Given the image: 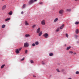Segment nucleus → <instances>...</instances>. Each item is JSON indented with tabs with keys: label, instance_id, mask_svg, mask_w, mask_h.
I'll return each instance as SVG.
<instances>
[{
	"label": "nucleus",
	"instance_id": "nucleus-1",
	"mask_svg": "<svg viewBox=\"0 0 79 79\" xmlns=\"http://www.w3.org/2000/svg\"><path fill=\"white\" fill-rule=\"evenodd\" d=\"M41 24L42 25H45V20H43L41 23Z\"/></svg>",
	"mask_w": 79,
	"mask_h": 79
},
{
	"label": "nucleus",
	"instance_id": "nucleus-2",
	"mask_svg": "<svg viewBox=\"0 0 79 79\" xmlns=\"http://www.w3.org/2000/svg\"><path fill=\"white\" fill-rule=\"evenodd\" d=\"M63 13H64V10H63L61 9L59 11V14H63Z\"/></svg>",
	"mask_w": 79,
	"mask_h": 79
},
{
	"label": "nucleus",
	"instance_id": "nucleus-3",
	"mask_svg": "<svg viewBox=\"0 0 79 79\" xmlns=\"http://www.w3.org/2000/svg\"><path fill=\"white\" fill-rule=\"evenodd\" d=\"M44 37H45V38H48V35L47 33H45L43 35Z\"/></svg>",
	"mask_w": 79,
	"mask_h": 79
},
{
	"label": "nucleus",
	"instance_id": "nucleus-4",
	"mask_svg": "<svg viewBox=\"0 0 79 79\" xmlns=\"http://www.w3.org/2000/svg\"><path fill=\"white\" fill-rule=\"evenodd\" d=\"M24 47H28L29 46V44L28 43L26 42L24 43Z\"/></svg>",
	"mask_w": 79,
	"mask_h": 79
},
{
	"label": "nucleus",
	"instance_id": "nucleus-5",
	"mask_svg": "<svg viewBox=\"0 0 79 79\" xmlns=\"http://www.w3.org/2000/svg\"><path fill=\"white\" fill-rule=\"evenodd\" d=\"M34 2V0H30L29 2V3L30 5H31V4H32Z\"/></svg>",
	"mask_w": 79,
	"mask_h": 79
},
{
	"label": "nucleus",
	"instance_id": "nucleus-6",
	"mask_svg": "<svg viewBox=\"0 0 79 79\" xmlns=\"http://www.w3.org/2000/svg\"><path fill=\"white\" fill-rule=\"evenodd\" d=\"M79 30L78 29H76L75 30V33L76 34H79Z\"/></svg>",
	"mask_w": 79,
	"mask_h": 79
},
{
	"label": "nucleus",
	"instance_id": "nucleus-7",
	"mask_svg": "<svg viewBox=\"0 0 79 79\" xmlns=\"http://www.w3.org/2000/svg\"><path fill=\"white\" fill-rule=\"evenodd\" d=\"M40 28H38L36 30V33L38 34L40 32Z\"/></svg>",
	"mask_w": 79,
	"mask_h": 79
},
{
	"label": "nucleus",
	"instance_id": "nucleus-8",
	"mask_svg": "<svg viewBox=\"0 0 79 79\" xmlns=\"http://www.w3.org/2000/svg\"><path fill=\"white\" fill-rule=\"evenodd\" d=\"M15 52L17 54H18L19 53V51L18 49H16L15 50Z\"/></svg>",
	"mask_w": 79,
	"mask_h": 79
},
{
	"label": "nucleus",
	"instance_id": "nucleus-9",
	"mask_svg": "<svg viewBox=\"0 0 79 79\" xmlns=\"http://www.w3.org/2000/svg\"><path fill=\"white\" fill-rule=\"evenodd\" d=\"M6 5H4L2 6V10H5L6 9Z\"/></svg>",
	"mask_w": 79,
	"mask_h": 79
},
{
	"label": "nucleus",
	"instance_id": "nucleus-10",
	"mask_svg": "<svg viewBox=\"0 0 79 79\" xmlns=\"http://www.w3.org/2000/svg\"><path fill=\"white\" fill-rule=\"evenodd\" d=\"M12 14H13V12H12V11H10L8 13V15H9L10 16L12 15Z\"/></svg>",
	"mask_w": 79,
	"mask_h": 79
},
{
	"label": "nucleus",
	"instance_id": "nucleus-11",
	"mask_svg": "<svg viewBox=\"0 0 79 79\" xmlns=\"http://www.w3.org/2000/svg\"><path fill=\"white\" fill-rule=\"evenodd\" d=\"M39 34V36H41L42 35V31H41L40 32L38 33Z\"/></svg>",
	"mask_w": 79,
	"mask_h": 79
},
{
	"label": "nucleus",
	"instance_id": "nucleus-12",
	"mask_svg": "<svg viewBox=\"0 0 79 79\" xmlns=\"http://www.w3.org/2000/svg\"><path fill=\"white\" fill-rule=\"evenodd\" d=\"M10 18H8L7 19H5V21H10Z\"/></svg>",
	"mask_w": 79,
	"mask_h": 79
},
{
	"label": "nucleus",
	"instance_id": "nucleus-13",
	"mask_svg": "<svg viewBox=\"0 0 79 79\" xmlns=\"http://www.w3.org/2000/svg\"><path fill=\"white\" fill-rule=\"evenodd\" d=\"M64 26V24H63L60 27V29H62L63 28Z\"/></svg>",
	"mask_w": 79,
	"mask_h": 79
},
{
	"label": "nucleus",
	"instance_id": "nucleus-14",
	"mask_svg": "<svg viewBox=\"0 0 79 79\" xmlns=\"http://www.w3.org/2000/svg\"><path fill=\"white\" fill-rule=\"evenodd\" d=\"M26 8V5L24 4L23 5V6L22 7V9H23V8Z\"/></svg>",
	"mask_w": 79,
	"mask_h": 79
},
{
	"label": "nucleus",
	"instance_id": "nucleus-15",
	"mask_svg": "<svg viewBox=\"0 0 79 79\" xmlns=\"http://www.w3.org/2000/svg\"><path fill=\"white\" fill-rule=\"evenodd\" d=\"M58 20V18H56L54 20V22H56Z\"/></svg>",
	"mask_w": 79,
	"mask_h": 79
},
{
	"label": "nucleus",
	"instance_id": "nucleus-16",
	"mask_svg": "<svg viewBox=\"0 0 79 79\" xmlns=\"http://www.w3.org/2000/svg\"><path fill=\"white\" fill-rule=\"evenodd\" d=\"M25 24L26 26H27V25H29V24L27 23V21H25Z\"/></svg>",
	"mask_w": 79,
	"mask_h": 79
},
{
	"label": "nucleus",
	"instance_id": "nucleus-17",
	"mask_svg": "<svg viewBox=\"0 0 79 79\" xmlns=\"http://www.w3.org/2000/svg\"><path fill=\"white\" fill-rule=\"evenodd\" d=\"M25 37H30V35L29 34H26Z\"/></svg>",
	"mask_w": 79,
	"mask_h": 79
},
{
	"label": "nucleus",
	"instance_id": "nucleus-18",
	"mask_svg": "<svg viewBox=\"0 0 79 79\" xmlns=\"http://www.w3.org/2000/svg\"><path fill=\"white\" fill-rule=\"evenodd\" d=\"M71 11V9H67L66 10V11Z\"/></svg>",
	"mask_w": 79,
	"mask_h": 79
},
{
	"label": "nucleus",
	"instance_id": "nucleus-19",
	"mask_svg": "<svg viewBox=\"0 0 79 79\" xmlns=\"http://www.w3.org/2000/svg\"><path fill=\"white\" fill-rule=\"evenodd\" d=\"M5 25H2V28L3 29H4V28H5Z\"/></svg>",
	"mask_w": 79,
	"mask_h": 79
},
{
	"label": "nucleus",
	"instance_id": "nucleus-20",
	"mask_svg": "<svg viewBox=\"0 0 79 79\" xmlns=\"http://www.w3.org/2000/svg\"><path fill=\"white\" fill-rule=\"evenodd\" d=\"M59 31H60V28H58L56 30V32H58Z\"/></svg>",
	"mask_w": 79,
	"mask_h": 79
},
{
	"label": "nucleus",
	"instance_id": "nucleus-21",
	"mask_svg": "<svg viewBox=\"0 0 79 79\" xmlns=\"http://www.w3.org/2000/svg\"><path fill=\"white\" fill-rule=\"evenodd\" d=\"M5 66V64L2 65L1 67V69H2V68H3Z\"/></svg>",
	"mask_w": 79,
	"mask_h": 79
},
{
	"label": "nucleus",
	"instance_id": "nucleus-22",
	"mask_svg": "<svg viewBox=\"0 0 79 79\" xmlns=\"http://www.w3.org/2000/svg\"><path fill=\"white\" fill-rule=\"evenodd\" d=\"M35 45H37L39 44V42L36 41L35 42Z\"/></svg>",
	"mask_w": 79,
	"mask_h": 79
},
{
	"label": "nucleus",
	"instance_id": "nucleus-23",
	"mask_svg": "<svg viewBox=\"0 0 79 79\" xmlns=\"http://www.w3.org/2000/svg\"><path fill=\"white\" fill-rule=\"evenodd\" d=\"M75 38L77 39V37H79V36L78 35H75Z\"/></svg>",
	"mask_w": 79,
	"mask_h": 79
},
{
	"label": "nucleus",
	"instance_id": "nucleus-24",
	"mask_svg": "<svg viewBox=\"0 0 79 79\" xmlns=\"http://www.w3.org/2000/svg\"><path fill=\"white\" fill-rule=\"evenodd\" d=\"M70 48H71V47L70 46H69V47H67V50H68L69 49H70Z\"/></svg>",
	"mask_w": 79,
	"mask_h": 79
},
{
	"label": "nucleus",
	"instance_id": "nucleus-25",
	"mask_svg": "<svg viewBox=\"0 0 79 79\" xmlns=\"http://www.w3.org/2000/svg\"><path fill=\"white\" fill-rule=\"evenodd\" d=\"M65 35H66V37H67V38H68L69 35L67 33L65 34Z\"/></svg>",
	"mask_w": 79,
	"mask_h": 79
},
{
	"label": "nucleus",
	"instance_id": "nucleus-26",
	"mask_svg": "<svg viewBox=\"0 0 79 79\" xmlns=\"http://www.w3.org/2000/svg\"><path fill=\"white\" fill-rule=\"evenodd\" d=\"M79 23V22H75V24L77 25Z\"/></svg>",
	"mask_w": 79,
	"mask_h": 79
},
{
	"label": "nucleus",
	"instance_id": "nucleus-27",
	"mask_svg": "<svg viewBox=\"0 0 79 79\" xmlns=\"http://www.w3.org/2000/svg\"><path fill=\"white\" fill-rule=\"evenodd\" d=\"M75 73L76 74H79V72L77 71Z\"/></svg>",
	"mask_w": 79,
	"mask_h": 79
},
{
	"label": "nucleus",
	"instance_id": "nucleus-28",
	"mask_svg": "<svg viewBox=\"0 0 79 79\" xmlns=\"http://www.w3.org/2000/svg\"><path fill=\"white\" fill-rule=\"evenodd\" d=\"M35 26H36V25H33V26H32V27H33V28H34L35 27Z\"/></svg>",
	"mask_w": 79,
	"mask_h": 79
},
{
	"label": "nucleus",
	"instance_id": "nucleus-29",
	"mask_svg": "<svg viewBox=\"0 0 79 79\" xmlns=\"http://www.w3.org/2000/svg\"><path fill=\"white\" fill-rule=\"evenodd\" d=\"M69 53H70V54H72V53H73V52L72 51H69Z\"/></svg>",
	"mask_w": 79,
	"mask_h": 79
},
{
	"label": "nucleus",
	"instance_id": "nucleus-30",
	"mask_svg": "<svg viewBox=\"0 0 79 79\" xmlns=\"http://www.w3.org/2000/svg\"><path fill=\"white\" fill-rule=\"evenodd\" d=\"M49 56H53V53H50L49 54Z\"/></svg>",
	"mask_w": 79,
	"mask_h": 79
},
{
	"label": "nucleus",
	"instance_id": "nucleus-31",
	"mask_svg": "<svg viewBox=\"0 0 79 79\" xmlns=\"http://www.w3.org/2000/svg\"><path fill=\"white\" fill-rule=\"evenodd\" d=\"M32 45L33 47H34V46H35V44L33 43V44H32Z\"/></svg>",
	"mask_w": 79,
	"mask_h": 79
},
{
	"label": "nucleus",
	"instance_id": "nucleus-32",
	"mask_svg": "<svg viewBox=\"0 0 79 79\" xmlns=\"http://www.w3.org/2000/svg\"><path fill=\"white\" fill-rule=\"evenodd\" d=\"M21 49H22V48H19L18 49V50H19V51H21Z\"/></svg>",
	"mask_w": 79,
	"mask_h": 79
},
{
	"label": "nucleus",
	"instance_id": "nucleus-33",
	"mask_svg": "<svg viewBox=\"0 0 79 79\" xmlns=\"http://www.w3.org/2000/svg\"><path fill=\"white\" fill-rule=\"evenodd\" d=\"M31 63H34V61H33V60H31Z\"/></svg>",
	"mask_w": 79,
	"mask_h": 79
},
{
	"label": "nucleus",
	"instance_id": "nucleus-34",
	"mask_svg": "<svg viewBox=\"0 0 79 79\" xmlns=\"http://www.w3.org/2000/svg\"><path fill=\"white\" fill-rule=\"evenodd\" d=\"M42 64H45V63L43 61H42Z\"/></svg>",
	"mask_w": 79,
	"mask_h": 79
},
{
	"label": "nucleus",
	"instance_id": "nucleus-35",
	"mask_svg": "<svg viewBox=\"0 0 79 79\" xmlns=\"http://www.w3.org/2000/svg\"><path fill=\"white\" fill-rule=\"evenodd\" d=\"M56 71H57V72H60V70H59V69H57Z\"/></svg>",
	"mask_w": 79,
	"mask_h": 79
},
{
	"label": "nucleus",
	"instance_id": "nucleus-36",
	"mask_svg": "<svg viewBox=\"0 0 79 79\" xmlns=\"http://www.w3.org/2000/svg\"><path fill=\"white\" fill-rule=\"evenodd\" d=\"M24 60V57L23 59H21V61H23V60Z\"/></svg>",
	"mask_w": 79,
	"mask_h": 79
},
{
	"label": "nucleus",
	"instance_id": "nucleus-37",
	"mask_svg": "<svg viewBox=\"0 0 79 79\" xmlns=\"http://www.w3.org/2000/svg\"><path fill=\"white\" fill-rule=\"evenodd\" d=\"M27 50H25V53H27Z\"/></svg>",
	"mask_w": 79,
	"mask_h": 79
},
{
	"label": "nucleus",
	"instance_id": "nucleus-38",
	"mask_svg": "<svg viewBox=\"0 0 79 79\" xmlns=\"http://www.w3.org/2000/svg\"><path fill=\"white\" fill-rule=\"evenodd\" d=\"M24 13V12L23 11H22L21 12V14H22V15Z\"/></svg>",
	"mask_w": 79,
	"mask_h": 79
},
{
	"label": "nucleus",
	"instance_id": "nucleus-39",
	"mask_svg": "<svg viewBox=\"0 0 79 79\" xmlns=\"http://www.w3.org/2000/svg\"><path fill=\"white\" fill-rule=\"evenodd\" d=\"M73 54H74V55H76V52H74V53H73Z\"/></svg>",
	"mask_w": 79,
	"mask_h": 79
},
{
	"label": "nucleus",
	"instance_id": "nucleus-40",
	"mask_svg": "<svg viewBox=\"0 0 79 79\" xmlns=\"http://www.w3.org/2000/svg\"><path fill=\"white\" fill-rule=\"evenodd\" d=\"M42 2H40L39 3V4H40V5H41V4H42Z\"/></svg>",
	"mask_w": 79,
	"mask_h": 79
},
{
	"label": "nucleus",
	"instance_id": "nucleus-41",
	"mask_svg": "<svg viewBox=\"0 0 79 79\" xmlns=\"http://www.w3.org/2000/svg\"><path fill=\"white\" fill-rule=\"evenodd\" d=\"M75 2H78V0H75Z\"/></svg>",
	"mask_w": 79,
	"mask_h": 79
},
{
	"label": "nucleus",
	"instance_id": "nucleus-42",
	"mask_svg": "<svg viewBox=\"0 0 79 79\" xmlns=\"http://www.w3.org/2000/svg\"><path fill=\"white\" fill-rule=\"evenodd\" d=\"M68 79H72V78H69Z\"/></svg>",
	"mask_w": 79,
	"mask_h": 79
},
{
	"label": "nucleus",
	"instance_id": "nucleus-43",
	"mask_svg": "<svg viewBox=\"0 0 79 79\" xmlns=\"http://www.w3.org/2000/svg\"><path fill=\"white\" fill-rule=\"evenodd\" d=\"M33 77H35V76L34 75Z\"/></svg>",
	"mask_w": 79,
	"mask_h": 79
},
{
	"label": "nucleus",
	"instance_id": "nucleus-44",
	"mask_svg": "<svg viewBox=\"0 0 79 79\" xmlns=\"http://www.w3.org/2000/svg\"><path fill=\"white\" fill-rule=\"evenodd\" d=\"M35 2H36V1H37V0H34Z\"/></svg>",
	"mask_w": 79,
	"mask_h": 79
},
{
	"label": "nucleus",
	"instance_id": "nucleus-45",
	"mask_svg": "<svg viewBox=\"0 0 79 79\" xmlns=\"http://www.w3.org/2000/svg\"><path fill=\"white\" fill-rule=\"evenodd\" d=\"M66 44L64 45V46H66Z\"/></svg>",
	"mask_w": 79,
	"mask_h": 79
},
{
	"label": "nucleus",
	"instance_id": "nucleus-46",
	"mask_svg": "<svg viewBox=\"0 0 79 79\" xmlns=\"http://www.w3.org/2000/svg\"><path fill=\"white\" fill-rule=\"evenodd\" d=\"M2 1H4V0H2Z\"/></svg>",
	"mask_w": 79,
	"mask_h": 79
}]
</instances>
